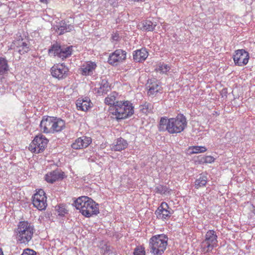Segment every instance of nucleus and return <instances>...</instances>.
Here are the masks:
<instances>
[{
    "mask_svg": "<svg viewBox=\"0 0 255 255\" xmlns=\"http://www.w3.org/2000/svg\"><path fill=\"white\" fill-rule=\"evenodd\" d=\"M170 69V66L164 63H160L158 67L156 69L157 71H160L162 73H166Z\"/></svg>",
    "mask_w": 255,
    "mask_h": 255,
    "instance_id": "2f4dec72",
    "label": "nucleus"
},
{
    "mask_svg": "<svg viewBox=\"0 0 255 255\" xmlns=\"http://www.w3.org/2000/svg\"><path fill=\"white\" fill-rule=\"evenodd\" d=\"M65 128V121L60 118L53 117L52 122V133L59 132L61 131Z\"/></svg>",
    "mask_w": 255,
    "mask_h": 255,
    "instance_id": "aec40b11",
    "label": "nucleus"
},
{
    "mask_svg": "<svg viewBox=\"0 0 255 255\" xmlns=\"http://www.w3.org/2000/svg\"><path fill=\"white\" fill-rule=\"evenodd\" d=\"M100 87L97 89V93L100 95L107 94L111 89L110 86L106 79H102L100 84Z\"/></svg>",
    "mask_w": 255,
    "mask_h": 255,
    "instance_id": "393cba45",
    "label": "nucleus"
},
{
    "mask_svg": "<svg viewBox=\"0 0 255 255\" xmlns=\"http://www.w3.org/2000/svg\"><path fill=\"white\" fill-rule=\"evenodd\" d=\"M207 182V177L206 176L200 175V176L196 179L194 182L195 187L197 189L205 186Z\"/></svg>",
    "mask_w": 255,
    "mask_h": 255,
    "instance_id": "bb28decb",
    "label": "nucleus"
},
{
    "mask_svg": "<svg viewBox=\"0 0 255 255\" xmlns=\"http://www.w3.org/2000/svg\"><path fill=\"white\" fill-rule=\"evenodd\" d=\"M64 178V172L59 169L53 170L45 175V180L49 183H53L59 179Z\"/></svg>",
    "mask_w": 255,
    "mask_h": 255,
    "instance_id": "f3484780",
    "label": "nucleus"
},
{
    "mask_svg": "<svg viewBox=\"0 0 255 255\" xmlns=\"http://www.w3.org/2000/svg\"><path fill=\"white\" fill-rule=\"evenodd\" d=\"M7 70L8 64L6 60L3 57H0V75L3 74Z\"/></svg>",
    "mask_w": 255,
    "mask_h": 255,
    "instance_id": "c756f323",
    "label": "nucleus"
},
{
    "mask_svg": "<svg viewBox=\"0 0 255 255\" xmlns=\"http://www.w3.org/2000/svg\"><path fill=\"white\" fill-rule=\"evenodd\" d=\"M73 205L85 217L89 218L99 213V204L88 196H81L74 202Z\"/></svg>",
    "mask_w": 255,
    "mask_h": 255,
    "instance_id": "f03ea898",
    "label": "nucleus"
},
{
    "mask_svg": "<svg viewBox=\"0 0 255 255\" xmlns=\"http://www.w3.org/2000/svg\"><path fill=\"white\" fill-rule=\"evenodd\" d=\"M59 215L60 216H64L67 212L66 210L63 207L59 206L57 209Z\"/></svg>",
    "mask_w": 255,
    "mask_h": 255,
    "instance_id": "ea45409f",
    "label": "nucleus"
},
{
    "mask_svg": "<svg viewBox=\"0 0 255 255\" xmlns=\"http://www.w3.org/2000/svg\"><path fill=\"white\" fill-rule=\"evenodd\" d=\"M71 147L75 149H80L83 148L79 138L76 139L75 142L72 144Z\"/></svg>",
    "mask_w": 255,
    "mask_h": 255,
    "instance_id": "c9c22d12",
    "label": "nucleus"
},
{
    "mask_svg": "<svg viewBox=\"0 0 255 255\" xmlns=\"http://www.w3.org/2000/svg\"><path fill=\"white\" fill-rule=\"evenodd\" d=\"M97 64L94 62L88 61L84 63L80 68L82 75L84 76L92 75L96 68Z\"/></svg>",
    "mask_w": 255,
    "mask_h": 255,
    "instance_id": "dca6fc26",
    "label": "nucleus"
},
{
    "mask_svg": "<svg viewBox=\"0 0 255 255\" xmlns=\"http://www.w3.org/2000/svg\"><path fill=\"white\" fill-rule=\"evenodd\" d=\"M34 232V226L27 221H20L14 231L17 243L27 244L32 239Z\"/></svg>",
    "mask_w": 255,
    "mask_h": 255,
    "instance_id": "7ed1b4c3",
    "label": "nucleus"
},
{
    "mask_svg": "<svg viewBox=\"0 0 255 255\" xmlns=\"http://www.w3.org/2000/svg\"><path fill=\"white\" fill-rule=\"evenodd\" d=\"M72 46L61 47V51L60 54L59 58L63 60L67 58H68L72 55Z\"/></svg>",
    "mask_w": 255,
    "mask_h": 255,
    "instance_id": "a878e982",
    "label": "nucleus"
},
{
    "mask_svg": "<svg viewBox=\"0 0 255 255\" xmlns=\"http://www.w3.org/2000/svg\"><path fill=\"white\" fill-rule=\"evenodd\" d=\"M145 0H131V1H133L134 2H141V1H144Z\"/></svg>",
    "mask_w": 255,
    "mask_h": 255,
    "instance_id": "79ce46f5",
    "label": "nucleus"
},
{
    "mask_svg": "<svg viewBox=\"0 0 255 255\" xmlns=\"http://www.w3.org/2000/svg\"><path fill=\"white\" fill-rule=\"evenodd\" d=\"M21 255H36V253L32 250L27 249L23 251Z\"/></svg>",
    "mask_w": 255,
    "mask_h": 255,
    "instance_id": "4c0bfd02",
    "label": "nucleus"
},
{
    "mask_svg": "<svg viewBox=\"0 0 255 255\" xmlns=\"http://www.w3.org/2000/svg\"><path fill=\"white\" fill-rule=\"evenodd\" d=\"M110 252V247L107 244H104L101 248V253L104 255L109 254Z\"/></svg>",
    "mask_w": 255,
    "mask_h": 255,
    "instance_id": "e433bc0d",
    "label": "nucleus"
},
{
    "mask_svg": "<svg viewBox=\"0 0 255 255\" xmlns=\"http://www.w3.org/2000/svg\"><path fill=\"white\" fill-rule=\"evenodd\" d=\"M218 236L216 232L214 230L208 231L205 235L204 240L201 244V249L204 253L211 252L218 245Z\"/></svg>",
    "mask_w": 255,
    "mask_h": 255,
    "instance_id": "423d86ee",
    "label": "nucleus"
},
{
    "mask_svg": "<svg viewBox=\"0 0 255 255\" xmlns=\"http://www.w3.org/2000/svg\"><path fill=\"white\" fill-rule=\"evenodd\" d=\"M111 38L113 40L118 41L120 39L119 34L118 32H113Z\"/></svg>",
    "mask_w": 255,
    "mask_h": 255,
    "instance_id": "a19ab883",
    "label": "nucleus"
},
{
    "mask_svg": "<svg viewBox=\"0 0 255 255\" xmlns=\"http://www.w3.org/2000/svg\"><path fill=\"white\" fill-rule=\"evenodd\" d=\"M249 53L244 49H238L235 51L233 59L236 65L243 66L247 64L249 59Z\"/></svg>",
    "mask_w": 255,
    "mask_h": 255,
    "instance_id": "9b49d317",
    "label": "nucleus"
},
{
    "mask_svg": "<svg viewBox=\"0 0 255 255\" xmlns=\"http://www.w3.org/2000/svg\"><path fill=\"white\" fill-rule=\"evenodd\" d=\"M156 25V22L154 23L150 20H146L142 23V29L148 31H153Z\"/></svg>",
    "mask_w": 255,
    "mask_h": 255,
    "instance_id": "cd10ccee",
    "label": "nucleus"
},
{
    "mask_svg": "<svg viewBox=\"0 0 255 255\" xmlns=\"http://www.w3.org/2000/svg\"><path fill=\"white\" fill-rule=\"evenodd\" d=\"M118 99L119 94L116 92H113L105 99V103L107 105L115 106Z\"/></svg>",
    "mask_w": 255,
    "mask_h": 255,
    "instance_id": "b1692460",
    "label": "nucleus"
},
{
    "mask_svg": "<svg viewBox=\"0 0 255 255\" xmlns=\"http://www.w3.org/2000/svg\"><path fill=\"white\" fill-rule=\"evenodd\" d=\"M110 113L119 120L131 117L134 113L132 104L128 101H117L115 106H111Z\"/></svg>",
    "mask_w": 255,
    "mask_h": 255,
    "instance_id": "20e7f679",
    "label": "nucleus"
},
{
    "mask_svg": "<svg viewBox=\"0 0 255 255\" xmlns=\"http://www.w3.org/2000/svg\"><path fill=\"white\" fill-rule=\"evenodd\" d=\"M189 149H190V152L192 154L203 153L207 150V149L205 146H193L190 147Z\"/></svg>",
    "mask_w": 255,
    "mask_h": 255,
    "instance_id": "7c9ffc66",
    "label": "nucleus"
},
{
    "mask_svg": "<svg viewBox=\"0 0 255 255\" xmlns=\"http://www.w3.org/2000/svg\"><path fill=\"white\" fill-rule=\"evenodd\" d=\"M133 255H145L144 248L142 246L136 247L134 250Z\"/></svg>",
    "mask_w": 255,
    "mask_h": 255,
    "instance_id": "f704fd0d",
    "label": "nucleus"
},
{
    "mask_svg": "<svg viewBox=\"0 0 255 255\" xmlns=\"http://www.w3.org/2000/svg\"><path fill=\"white\" fill-rule=\"evenodd\" d=\"M61 47L60 44L57 42L52 44L48 51L49 55L54 57L57 56L59 58L60 54L61 51Z\"/></svg>",
    "mask_w": 255,
    "mask_h": 255,
    "instance_id": "5701e85b",
    "label": "nucleus"
},
{
    "mask_svg": "<svg viewBox=\"0 0 255 255\" xmlns=\"http://www.w3.org/2000/svg\"><path fill=\"white\" fill-rule=\"evenodd\" d=\"M76 106L78 110L86 111L90 107V100L88 98L79 99L76 101Z\"/></svg>",
    "mask_w": 255,
    "mask_h": 255,
    "instance_id": "4be33fe9",
    "label": "nucleus"
},
{
    "mask_svg": "<svg viewBox=\"0 0 255 255\" xmlns=\"http://www.w3.org/2000/svg\"><path fill=\"white\" fill-rule=\"evenodd\" d=\"M10 48L14 49L21 55L27 53L29 50L27 43L22 39L14 40L11 44Z\"/></svg>",
    "mask_w": 255,
    "mask_h": 255,
    "instance_id": "2eb2a0df",
    "label": "nucleus"
},
{
    "mask_svg": "<svg viewBox=\"0 0 255 255\" xmlns=\"http://www.w3.org/2000/svg\"><path fill=\"white\" fill-rule=\"evenodd\" d=\"M146 88L147 89V95L151 97L155 96L158 93H161L162 90L160 83L155 79L148 80Z\"/></svg>",
    "mask_w": 255,
    "mask_h": 255,
    "instance_id": "ddd939ff",
    "label": "nucleus"
},
{
    "mask_svg": "<svg viewBox=\"0 0 255 255\" xmlns=\"http://www.w3.org/2000/svg\"><path fill=\"white\" fill-rule=\"evenodd\" d=\"M53 28L59 35H62L72 31L74 27L70 24H67L64 21H61L57 25L54 26Z\"/></svg>",
    "mask_w": 255,
    "mask_h": 255,
    "instance_id": "a211bd4d",
    "label": "nucleus"
},
{
    "mask_svg": "<svg viewBox=\"0 0 255 255\" xmlns=\"http://www.w3.org/2000/svg\"><path fill=\"white\" fill-rule=\"evenodd\" d=\"M127 52L121 49H117L111 53L109 56L108 62L113 66H117L126 59Z\"/></svg>",
    "mask_w": 255,
    "mask_h": 255,
    "instance_id": "9d476101",
    "label": "nucleus"
},
{
    "mask_svg": "<svg viewBox=\"0 0 255 255\" xmlns=\"http://www.w3.org/2000/svg\"><path fill=\"white\" fill-rule=\"evenodd\" d=\"M53 117L44 116L39 125L40 130L44 133H51Z\"/></svg>",
    "mask_w": 255,
    "mask_h": 255,
    "instance_id": "4468645a",
    "label": "nucleus"
},
{
    "mask_svg": "<svg viewBox=\"0 0 255 255\" xmlns=\"http://www.w3.org/2000/svg\"><path fill=\"white\" fill-rule=\"evenodd\" d=\"M40 1L43 3H46L47 2V0H40Z\"/></svg>",
    "mask_w": 255,
    "mask_h": 255,
    "instance_id": "49530a36",
    "label": "nucleus"
},
{
    "mask_svg": "<svg viewBox=\"0 0 255 255\" xmlns=\"http://www.w3.org/2000/svg\"><path fill=\"white\" fill-rule=\"evenodd\" d=\"M76 3H79L81 0H73Z\"/></svg>",
    "mask_w": 255,
    "mask_h": 255,
    "instance_id": "37998d69",
    "label": "nucleus"
},
{
    "mask_svg": "<svg viewBox=\"0 0 255 255\" xmlns=\"http://www.w3.org/2000/svg\"><path fill=\"white\" fill-rule=\"evenodd\" d=\"M48 140L43 135L40 134L35 137L29 146V149L33 152L39 153L46 147Z\"/></svg>",
    "mask_w": 255,
    "mask_h": 255,
    "instance_id": "0eeeda50",
    "label": "nucleus"
},
{
    "mask_svg": "<svg viewBox=\"0 0 255 255\" xmlns=\"http://www.w3.org/2000/svg\"><path fill=\"white\" fill-rule=\"evenodd\" d=\"M173 211L165 202H162L155 211V214L158 219L164 220L168 219Z\"/></svg>",
    "mask_w": 255,
    "mask_h": 255,
    "instance_id": "f8f14e48",
    "label": "nucleus"
},
{
    "mask_svg": "<svg viewBox=\"0 0 255 255\" xmlns=\"http://www.w3.org/2000/svg\"><path fill=\"white\" fill-rule=\"evenodd\" d=\"M0 255H3L2 249L0 248Z\"/></svg>",
    "mask_w": 255,
    "mask_h": 255,
    "instance_id": "a18cd8bd",
    "label": "nucleus"
},
{
    "mask_svg": "<svg viewBox=\"0 0 255 255\" xmlns=\"http://www.w3.org/2000/svg\"><path fill=\"white\" fill-rule=\"evenodd\" d=\"M128 146L127 141L122 137L118 138L115 143L111 145V148L113 151H121L126 149Z\"/></svg>",
    "mask_w": 255,
    "mask_h": 255,
    "instance_id": "412c9836",
    "label": "nucleus"
},
{
    "mask_svg": "<svg viewBox=\"0 0 255 255\" xmlns=\"http://www.w3.org/2000/svg\"><path fill=\"white\" fill-rule=\"evenodd\" d=\"M46 199L44 190L39 189L32 197L33 205L39 210H44L47 206Z\"/></svg>",
    "mask_w": 255,
    "mask_h": 255,
    "instance_id": "6e6552de",
    "label": "nucleus"
},
{
    "mask_svg": "<svg viewBox=\"0 0 255 255\" xmlns=\"http://www.w3.org/2000/svg\"><path fill=\"white\" fill-rule=\"evenodd\" d=\"M50 72L54 78L62 80L68 76L69 68L64 63L56 64L51 68Z\"/></svg>",
    "mask_w": 255,
    "mask_h": 255,
    "instance_id": "1a4fd4ad",
    "label": "nucleus"
},
{
    "mask_svg": "<svg viewBox=\"0 0 255 255\" xmlns=\"http://www.w3.org/2000/svg\"><path fill=\"white\" fill-rule=\"evenodd\" d=\"M155 192L161 195L166 194L170 192V190L166 186L159 185L155 188Z\"/></svg>",
    "mask_w": 255,
    "mask_h": 255,
    "instance_id": "c85d7f7f",
    "label": "nucleus"
},
{
    "mask_svg": "<svg viewBox=\"0 0 255 255\" xmlns=\"http://www.w3.org/2000/svg\"><path fill=\"white\" fill-rule=\"evenodd\" d=\"M187 122L183 114H178L175 118L168 119L166 117L160 119L158 128L160 131H167L170 134L179 133L186 128Z\"/></svg>",
    "mask_w": 255,
    "mask_h": 255,
    "instance_id": "f257e3e1",
    "label": "nucleus"
},
{
    "mask_svg": "<svg viewBox=\"0 0 255 255\" xmlns=\"http://www.w3.org/2000/svg\"><path fill=\"white\" fill-rule=\"evenodd\" d=\"M215 158L210 155L206 156L203 158V161L205 163H211L214 161Z\"/></svg>",
    "mask_w": 255,
    "mask_h": 255,
    "instance_id": "58836bf2",
    "label": "nucleus"
},
{
    "mask_svg": "<svg viewBox=\"0 0 255 255\" xmlns=\"http://www.w3.org/2000/svg\"><path fill=\"white\" fill-rule=\"evenodd\" d=\"M152 106L149 103H145L144 104L140 106V111L144 114H147L151 111Z\"/></svg>",
    "mask_w": 255,
    "mask_h": 255,
    "instance_id": "72a5a7b5",
    "label": "nucleus"
},
{
    "mask_svg": "<svg viewBox=\"0 0 255 255\" xmlns=\"http://www.w3.org/2000/svg\"><path fill=\"white\" fill-rule=\"evenodd\" d=\"M253 210H252L253 213L255 215V207L254 206H253Z\"/></svg>",
    "mask_w": 255,
    "mask_h": 255,
    "instance_id": "c03bdc74",
    "label": "nucleus"
},
{
    "mask_svg": "<svg viewBox=\"0 0 255 255\" xmlns=\"http://www.w3.org/2000/svg\"><path fill=\"white\" fill-rule=\"evenodd\" d=\"M79 138L83 148L88 147L92 142V139L90 137L83 136L79 137Z\"/></svg>",
    "mask_w": 255,
    "mask_h": 255,
    "instance_id": "473e14b6",
    "label": "nucleus"
},
{
    "mask_svg": "<svg viewBox=\"0 0 255 255\" xmlns=\"http://www.w3.org/2000/svg\"><path fill=\"white\" fill-rule=\"evenodd\" d=\"M168 238L164 234L157 235L149 240L150 253L153 255H162L167 245Z\"/></svg>",
    "mask_w": 255,
    "mask_h": 255,
    "instance_id": "39448f33",
    "label": "nucleus"
},
{
    "mask_svg": "<svg viewBox=\"0 0 255 255\" xmlns=\"http://www.w3.org/2000/svg\"><path fill=\"white\" fill-rule=\"evenodd\" d=\"M148 52L145 48L133 51V58L134 61L140 62L144 61L148 57Z\"/></svg>",
    "mask_w": 255,
    "mask_h": 255,
    "instance_id": "6ab92c4d",
    "label": "nucleus"
}]
</instances>
